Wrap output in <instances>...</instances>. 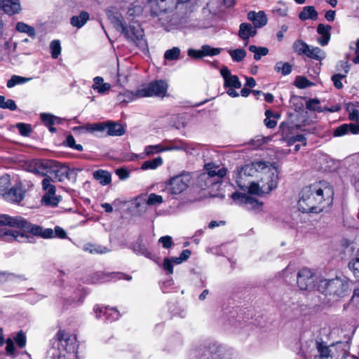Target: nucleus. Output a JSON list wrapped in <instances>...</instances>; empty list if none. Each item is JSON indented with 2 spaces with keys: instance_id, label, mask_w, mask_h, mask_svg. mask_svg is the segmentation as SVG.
Returning <instances> with one entry per match:
<instances>
[{
  "instance_id": "33",
  "label": "nucleus",
  "mask_w": 359,
  "mask_h": 359,
  "mask_svg": "<svg viewBox=\"0 0 359 359\" xmlns=\"http://www.w3.org/2000/svg\"><path fill=\"white\" fill-rule=\"evenodd\" d=\"M163 203V198L160 195H157L156 194H151L147 199L144 198L143 201V208L144 210H147L149 205H154L156 204H161Z\"/></svg>"
},
{
  "instance_id": "3",
  "label": "nucleus",
  "mask_w": 359,
  "mask_h": 359,
  "mask_svg": "<svg viewBox=\"0 0 359 359\" xmlns=\"http://www.w3.org/2000/svg\"><path fill=\"white\" fill-rule=\"evenodd\" d=\"M266 168L261 172L258 182L251 184L250 194L262 196L269 194L277 187L278 183L277 168L270 163H268Z\"/></svg>"
},
{
  "instance_id": "44",
  "label": "nucleus",
  "mask_w": 359,
  "mask_h": 359,
  "mask_svg": "<svg viewBox=\"0 0 359 359\" xmlns=\"http://www.w3.org/2000/svg\"><path fill=\"white\" fill-rule=\"evenodd\" d=\"M181 50L178 47H173L165 52L164 57L168 60H175L179 58Z\"/></svg>"
},
{
  "instance_id": "48",
  "label": "nucleus",
  "mask_w": 359,
  "mask_h": 359,
  "mask_svg": "<svg viewBox=\"0 0 359 359\" xmlns=\"http://www.w3.org/2000/svg\"><path fill=\"white\" fill-rule=\"evenodd\" d=\"M15 279L27 280L23 275H15L7 272H0V281L14 280Z\"/></svg>"
},
{
  "instance_id": "38",
  "label": "nucleus",
  "mask_w": 359,
  "mask_h": 359,
  "mask_svg": "<svg viewBox=\"0 0 359 359\" xmlns=\"http://www.w3.org/2000/svg\"><path fill=\"white\" fill-rule=\"evenodd\" d=\"M309 45L302 40H297L292 44V48L294 53L298 55H305Z\"/></svg>"
},
{
  "instance_id": "21",
  "label": "nucleus",
  "mask_w": 359,
  "mask_h": 359,
  "mask_svg": "<svg viewBox=\"0 0 359 359\" xmlns=\"http://www.w3.org/2000/svg\"><path fill=\"white\" fill-rule=\"evenodd\" d=\"M348 133L352 134L359 133V126L355 123H344L334 130L333 135L334 137H341Z\"/></svg>"
},
{
  "instance_id": "30",
  "label": "nucleus",
  "mask_w": 359,
  "mask_h": 359,
  "mask_svg": "<svg viewBox=\"0 0 359 359\" xmlns=\"http://www.w3.org/2000/svg\"><path fill=\"white\" fill-rule=\"evenodd\" d=\"M144 32L142 29H136V46L144 54L149 52L147 40L144 39Z\"/></svg>"
},
{
  "instance_id": "29",
  "label": "nucleus",
  "mask_w": 359,
  "mask_h": 359,
  "mask_svg": "<svg viewBox=\"0 0 359 359\" xmlns=\"http://www.w3.org/2000/svg\"><path fill=\"white\" fill-rule=\"evenodd\" d=\"M165 149L166 151L182 150L190 154H192L195 150L192 144L184 142H175L171 146L165 147Z\"/></svg>"
},
{
  "instance_id": "62",
  "label": "nucleus",
  "mask_w": 359,
  "mask_h": 359,
  "mask_svg": "<svg viewBox=\"0 0 359 359\" xmlns=\"http://www.w3.org/2000/svg\"><path fill=\"white\" fill-rule=\"evenodd\" d=\"M306 108L313 111H321L320 108V101L317 99L309 100L306 102Z\"/></svg>"
},
{
  "instance_id": "63",
  "label": "nucleus",
  "mask_w": 359,
  "mask_h": 359,
  "mask_svg": "<svg viewBox=\"0 0 359 359\" xmlns=\"http://www.w3.org/2000/svg\"><path fill=\"white\" fill-rule=\"evenodd\" d=\"M135 208L134 202L133 200L130 201H122L121 203V208L123 211H128L129 212H133Z\"/></svg>"
},
{
  "instance_id": "7",
  "label": "nucleus",
  "mask_w": 359,
  "mask_h": 359,
  "mask_svg": "<svg viewBox=\"0 0 359 359\" xmlns=\"http://www.w3.org/2000/svg\"><path fill=\"white\" fill-rule=\"evenodd\" d=\"M168 83L162 80L151 82L147 86L136 91V97H158L165 96L168 90Z\"/></svg>"
},
{
  "instance_id": "4",
  "label": "nucleus",
  "mask_w": 359,
  "mask_h": 359,
  "mask_svg": "<svg viewBox=\"0 0 359 359\" xmlns=\"http://www.w3.org/2000/svg\"><path fill=\"white\" fill-rule=\"evenodd\" d=\"M318 290L329 297V301L338 302L348 296L349 293L348 282L344 278L323 279L320 280Z\"/></svg>"
},
{
  "instance_id": "64",
  "label": "nucleus",
  "mask_w": 359,
  "mask_h": 359,
  "mask_svg": "<svg viewBox=\"0 0 359 359\" xmlns=\"http://www.w3.org/2000/svg\"><path fill=\"white\" fill-rule=\"evenodd\" d=\"M163 269L167 271L170 274L173 273V264L170 258H165L163 263Z\"/></svg>"
},
{
  "instance_id": "47",
  "label": "nucleus",
  "mask_w": 359,
  "mask_h": 359,
  "mask_svg": "<svg viewBox=\"0 0 359 359\" xmlns=\"http://www.w3.org/2000/svg\"><path fill=\"white\" fill-rule=\"evenodd\" d=\"M41 121L46 126H53L55 123H58L59 118L50 114L42 113L40 115Z\"/></svg>"
},
{
  "instance_id": "16",
  "label": "nucleus",
  "mask_w": 359,
  "mask_h": 359,
  "mask_svg": "<svg viewBox=\"0 0 359 359\" xmlns=\"http://www.w3.org/2000/svg\"><path fill=\"white\" fill-rule=\"evenodd\" d=\"M231 198L236 203L245 205L248 208H259L262 205L257 200L246 194L235 192L231 194Z\"/></svg>"
},
{
  "instance_id": "1",
  "label": "nucleus",
  "mask_w": 359,
  "mask_h": 359,
  "mask_svg": "<svg viewBox=\"0 0 359 359\" xmlns=\"http://www.w3.org/2000/svg\"><path fill=\"white\" fill-rule=\"evenodd\" d=\"M333 196V189L328 182L313 183L302 189L298 209L304 213L322 212L332 205Z\"/></svg>"
},
{
  "instance_id": "5",
  "label": "nucleus",
  "mask_w": 359,
  "mask_h": 359,
  "mask_svg": "<svg viewBox=\"0 0 359 359\" xmlns=\"http://www.w3.org/2000/svg\"><path fill=\"white\" fill-rule=\"evenodd\" d=\"M26 170L41 176L55 173V180L61 182L66 177V170L59 169L56 162L50 160H32L26 163Z\"/></svg>"
},
{
  "instance_id": "17",
  "label": "nucleus",
  "mask_w": 359,
  "mask_h": 359,
  "mask_svg": "<svg viewBox=\"0 0 359 359\" xmlns=\"http://www.w3.org/2000/svg\"><path fill=\"white\" fill-rule=\"evenodd\" d=\"M220 74L224 80V86L229 88H240L241 83L236 75H232L227 67L224 66L221 70Z\"/></svg>"
},
{
  "instance_id": "31",
  "label": "nucleus",
  "mask_w": 359,
  "mask_h": 359,
  "mask_svg": "<svg viewBox=\"0 0 359 359\" xmlns=\"http://www.w3.org/2000/svg\"><path fill=\"white\" fill-rule=\"evenodd\" d=\"M89 14L87 12L82 11L79 15L73 16L71 18V24L74 27L81 28L88 20Z\"/></svg>"
},
{
  "instance_id": "27",
  "label": "nucleus",
  "mask_w": 359,
  "mask_h": 359,
  "mask_svg": "<svg viewBox=\"0 0 359 359\" xmlns=\"http://www.w3.org/2000/svg\"><path fill=\"white\" fill-rule=\"evenodd\" d=\"M93 177L102 186L108 185L111 182V174L104 170H98L93 172Z\"/></svg>"
},
{
  "instance_id": "13",
  "label": "nucleus",
  "mask_w": 359,
  "mask_h": 359,
  "mask_svg": "<svg viewBox=\"0 0 359 359\" xmlns=\"http://www.w3.org/2000/svg\"><path fill=\"white\" fill-rule=\"evenodd\" d=\"M149 6L153 16L163 15L176 8L174 0H151Z\"/></svg>"
},
{
  "instance_id": "50",
  "label": "nucleus",
  "mask_w": 359,
  "mask_h": 359,
  "mask_svg": "<svg viewBox=\"0 0 359 359\" xmlns=\"http://www.w3.org/2000/svg\"><path fill=\"white\" fill-rule=\"evenodd\" d=\"M46 359H69L66 357L65 355H63L60 353L58 349H57L55 346L51 347L48 351V355Z\"/></svg>"
},
{
  "instance_id": "9",
  "label": "nucleus",
  "mask_w": 359,
  "mask_h": 359,
  "mask_svg": "<svg viewBox=\"0 0 359 359\" xmlns=\"http://www.w3.org/2000/svg\"><path fill=\"white\" fill-rule=\"evenodd\" d=\"M189 180L186 175L172 177L166 182L164 191L172 197L179 195L188 188Z\"/></svg>"
},
{
  "instance_id": "53",
  "label": "nucleus",
  "mask_w": 359,
  "mask_h": 359,
  "mask_svg": "<svg viewBox=\"0 0 359 359\" xmlns=\"http://www.w3.org/2000/svg\"><path fill=\"white\" fill-rule=\"evenodd\" d=\"M65 144L70 148L76 149L77 151H83V146L81 144H77L75 142L74 137L72 135H69L65 141Z\"/></svg>"
},
{
  "instance_id": "55",
  "label": "nucleus",
  "mask_w": 359,
  "mask_h": 359,
  "mask_svg": "<svg viewBox=\"0 0 359 359\" xmlns=\"http://www.w3.org/2000/svg\"><path fill=\"white\" fill-rule=\"evenodd\" d=\"M346 76L345 74H342V73H337L334 74L332 76V81H333L334 86L337 88L341 89L343 87L341 79L345 78Z\"/></svg>"
},
{
  "instance_id": "40",
  "label": "nucleus",
  "mask_w": 359,
  "mask_h": 359,
  "mask_svg": "<svg viewBox=\"0 0 359 359\" xmlns=\"http://www.w3.org/2000/svg\"><path fill=\"white\" fill-rule=\"evenodd\" d=\"M274 69L277 72H281L283 75H287L292 71V66L288 62H278L276 64Z\"/></svg>"
},
{
  "instance_id": "26",
  "label": "nucleus",
  "mask_w": 359,
  "mask_h": 359,
  "mask_svg": "<svg viewBox=\"0 0 359 359\" xmlns=\"http://www.w3.org/2000/svg\"><path fill=\"white\" fill-rule=\"evenodd\" d=\"M306 52V53L304 55L316 60H322L325 58L326 56L325 51L322 49L318 47L311 46L309 45Z\"/></svg>"
},
{
  "instance_id": "43",
  "label": "nucleus",
  "mask_w": 359,
  "mask_h": 359,
  "mask_svg": "<svg viewBox=\"0 0 359 359\" xmlns=\"http://www.w3.org/2000/svg\"><path fill=\"white\" fill-rule=\"evenodd\" d=\"M203 57L205 56H214L220 53V49L217 48H212L208 45H203L201 48Z\"/></svg>"
},
{
  "instance_id": "32",
  "label": "nucleus",
  "mask_w": 359,
  "mask_h": 359,
  "mask_svg": "<svg viewBox=\"0 0 359 359\" xmlns=\"http://www.w3.org/2000/svg\"><path fill=\"white\" fill-rule=\"evenodd\" d=\"M15 29L18 32L25 33L32 38H34L36 36L35 29L23 22H17Z\"/></svg>"
},
{
  "instance_id": "56",
  "label": "nucleus",
  "mask_w": 359,
  "mask_h": 359,
  "mask_svg": "<svg viewBox=\"0 0 359 359\" xmlns=\"http://www.w3.org/2000/svg\"><path fill=\"white\" fill-rule=\"evenodd\" d=\"M158 242L161 243L163 247L165 249L170 248L173 245L172 238L170 236H161L158 239Z\"/></svg>"
},
{
  "instance_id": "37",
  "label": "nucleus",
  "mask_w": 359,
  "mask_h": 359,
  "mask_svg": "<svg viewBox=\"0 0 359 359\" xmlns=\"http://www.w3.org/2000/svg\"><path fill=\"white\" fill-rule=\"evenodd\" d=\"M163 151H166L165 147L159 144L156 145H149L144 149L145 156H151Z\"/></svg>"
},
{
  "instance_id": "25",
  "label": "nucleus",
  "mask_w": 359,
  "mask_h": 359,
  "mask_svg": "<svg viewBox=\"0 0 359 359\" xmlns=\"http://www.w3.org/2000/svg\"><path fill=\"white\" fill-rule=\"evenodd\" d=\"M92 88L100 94H104L111 88V85L108 83H104V79L101 76H96L93 79Z\"/></svg>"
},
{
  "instance_id": "51",
  "label": "nucleus",
  "mask_w": 359,
  "mask_h": 359,
  "mask_svg": "<svg viewBox=\"0 0 359 359\" xmlns=\"http://www.w3.org/2000/svg\"><path fill=\"white\" fill-rule=\"evenodd\" d=\"M350 269L353 271L354 276L359 278V254L353 258L348 264Z\"/></svg>"
},
{
  "instance_id": "59",
  "label": "nucleus",
  "mask_w": 359,
  "mask_h": 359,
  "mask_svg": "<svg viewBox=\"0 0 359 359\" xmlns=\"http://www.w3.org/2000/svg\"><path fill=\"white\" fill-rule=\"evenodd\" d=\"M17 128L23 136H28L31 133L30 126L26 123H20L17 124Z\"/></svg>"
},
{
  "instance_id": "14",
  "label": "nucleus",
  "mask_w": 359,
  "mask_h": 359,
  "mask_svg": "<svg viewBox=\"0 0 359 359\" xmlns=\"http://www.w3.org/2000/svg\"><path fill=\"white\" fill-rule=\"evenodd\" d=\"M92 130L105 132L106 135L109 136H121L124 133L122 126L115 122L96 123L93 125Z\"/></svg>"
},
{
  "instance_id": "35",
  "label": "nucleus",
  "mask_w": 359,
  "mask_h": 359,
  "mask_svg": "<svg viewBox=\"0 0 359 359\" xmlns=\"http://www.w3.org/2000/svg\"><path fill=\"white\" fill-rule=\"evenodd\" d=\"M163 164V158L158 156L152 160L146 161L142 165V170H145L147 169L154 170Z\"/></svg>"
},
{
  "instance_id": "6",
  "label": "nucleus",
  "mask_w": 359,
  "mask_h": 359,
  "mask_svg": "<svg viewBox=\"0 0 359 359\" xmlns=\"http://www.w3.org/2000/svg\"><path fill=\"white\" fill-rule=\"evenodd\" d=\"M269 162L266 161H254L246 164L241 167L237 172L236 182L238 187L243 190L250 191V186L253 182L248 180V178L254 176L257 173L261 174Z\"/></svg>"
},
{
  "instance_id": "61",
  "label": "nucleus",
  "mask_w": 359,
  "mask_h": 359,
  "mask_svg": "<svg viewBox=\"0 0 359 359\" xmlns=\"http://www.w3.org/2000/svg\"><path fill=\"white\" fill-rule=\"evenodd\" d=\"M336 69L338 72H343L344 73L342 74L346 76L349 71L350 65L347 61H340L337 65Z\"/></svg>"
},
{
  "instance_id": "18",
  "label": "nucleus",
  "mask_w": 359,
  "mask_h": 359,
  "mask_svg": "<svg viewBox=\"0 0 359 359\" xmlns=\"http://www.w3.org/2000/svg\"><path fill=\"white\" fill-rule=\"evenodd\" d=\"M111 22L118 30L125 34V36L129 40L133 41L135 37V27L133 25L130 24L128 27L126 23L123 22L119 17L114 16L111 18Z\"/></svg>"
},
{
  "instance_id": "19",
  "label": "nucleus",
  "mask_w": 359,
  "mask_h": 359,
  "mask_svg": "<svg viewBox=\"0 0 359 359\" xmlns=\"http://www.w3.org/2000/svg\"><path fill=\"white\" fill-rule=\"evenodd\" d=\"M334 344L328 345L326 342L320 338L316 341V346L318 351V354L315 355L313 358L311 359H327L331 356L330 347L333 346Z\"/></svg>"
},
{
  "instance_id": "45",
  "label": "nucleus",
  "mask_w": 359,
  "mask_h": 359,
  "mask_svg": "<svg viewBox=\"0 0 359 359\" xmlns=\"http://www.w3.org/2000/svg\"><path fill=\"white\" fill-rule=\"evenodd\" d=\"M11 180L9 175H4L0 177V195L3 196L11 187Z\"/></svg>"
},
{
  "instance_id": "39",
  "label": "nucleus",
  "mask_w": 359,
  "mask_h": 359,
  "mask_svg": "<svg viewBox=\"0 0 359 359\" xmlns=\"http://www.w3.org/2000/svg\"><path fill=\"white\" fill-rule=\"evenodd\" d=\"M229 53L232 60L235 62H241L246 56V51L242 48L229 50Z\"/></svg>"
},
{
  "instance_id": "60",
  "label": "nucleus",
  "mask_w": 359,
  "mask_h": 359,
  "mask_svg": "<svg viewBox=\"0 0 359 359\" xmlns=\"http://www.w3.org/2000/svg\"><path fill=\"white\" fill-rule=\"evenodd\" d=\"M86 251H89L90 253H100L103 254L107 252V249L101 246L89 245L85 247Z\"/></svg>"
},
{
  "instance_id": "58",
  "label": "nucleus",
  "mask_w": 359,
  "mask_h": 359,
  "mask_svg": "<svg viewBox=\"0 0 359 359\" xmlns=\"http://www.w3.org/2000/svg\"><path fill=\"white\" fill-rule=\"evenodd\" d=\"M331 27L330 25H325L323 24L318 25L317 32L320 36L330 37Z\"/></svg>"
},
{
  "instance_id": "28",
  "label": "nucleus",
  "mask_w": 359,
  "mask_h": 359,
  "mask_svg": "<svg viewBox=\"0 0 359 359\" xmlns=\"http://www.w3.org/2000/svg\"><path fill=\"white\" fill-rule=\"evenodd\" d=\"M299 18L302 20H307L309 19L316 20L318 18V13L313 6H305L303 8V10L299 13Z\"/></svg>"
},
{
  "instance_id": "34",
  "label": "nucleus",
  "mask_w": 359,
  "mask_h": 359,
  "mask_svg": "<svg viewBox=\"0 0 359 359\" xmlns=\"http://www.w3.org/2000/svg\"><path fill=\"white\" fill-rule=\"evenodd\" d=\"M32 80V78L24 77L18 75H13L7 81V87L8 88H13L16 85L24 84Z\"/></svg>"
},
{
  "instance_id": "36",
  "label": "nucleus",
  "mask_w": 359,
  "mask_h": 359,
  "mask_svg": "<svg viewBox=\"0 0 359 359\" xmlns=\"http://www.w3.org/2000/svg\"><path fill=\"white\" fill-rule=\"evenodd\" d=\"M250 52L254 53V59L259 60L262 56H265L269 53V49L266 47H258L255 45H251L249 47Z\"/></svg>"
},
{
  "instance_id": "24",
  "label": "nucleus",
  "mask_w": 359,
  "mask_h": 359,
  "mask_svg": "<svg viewBox=\"0 0 359 359\" xmlns=\"http://www.w3.org/2000/svg\"><path fill=\"white\" fill-rule=\"evenodd\" d=\"M257 34V29L249 23H241L239 27L238 36L243 40H248Z\"/></svg>"
},
{
  "instance_id": "8",
  "label": "nucleus",
  "mask_w": 359,
  "mask_h": 359,
  "mask_svg": "<svg viewBox=\"0 0 359 359\" xmlns=\"http://www.w3.org/2000/svg\"><path fill=\"white\" fill-rule=\"evenodd\" d=\"M53 344L60 353L65 355L68 358L77 359V338H55Z\"/></svg>"
},
{
  "instance_id": "22",
  "label": "nucleus",
  "mask_w": 359,
  "mask_h": 359,
  "mask_svg": "<svg viewBox=\"0 0 359 359\" xmlns=\"http://www.w3.org/2000/svg\"><path fill=\"white\" fill-rule=\"evenodd\" d=\"M248 19L252 22L256 29L262 27L267 23V18L264 11H250L248 13Z\"/></svg>"
},
{
  "instance_id": "54",
  "label": "nucleus",
  "mask_w": 359,
  "mask_h": 359,
  "mask_svg": "<svg viewBox=\"0 0 359 359\" xmlns=\"http://www.w3.org/2000/svg\"><path fill=\"white\" fill-rule=\"evenodd\" d=\"M348 116L351 120L359 121V105L348 107Z\"/></svg>"
},
{
  "instance_id": "15",
  "label": "nucleus",
  "mask_w": 359,
  "mask_h": 359,
  "mask_svg": "<svg viewBox=\"0 0 359 359\" xmlns=\"http://www.w3.org/2000/svg\"><path fill=\"white\" fill-rule=\"evenodd\" d=\"M21 10L20 0H0V11L8 15L18 14Z\"/></svg>"
},
{
  "instance_id": "46",
  "label": "nucleus",
  "mask_w": 359,
  "mask_h": 359,
  "mask_svg": "<svg viewBox=\"0 0 359 359\" xmlns=\"http://www.w3.org/2000/svg\"><path fill=\"white\" fill-rule=\"evenodd\" d=\"M6 343V351L10 355H15V345L11 338H7L6 341H4V338H0V346H2Z\"/></svg>"
},
{
  "instance_id": "42",
  "label": "nucleus",
  "mask_w": 359,
  "mask_h": 359,
  "mask_svg": "<svg viewBox=\"0 0 359 359\" xmlns=\"http://www.w3.org/2000/svg\"><path fill=\"white\" fill-rule=\"evenodd\" d=\"M0 108L14 111L17 109V106L14 100L11 99L6 100L4 96L0 95Z\"/></svg>"
},
{
  "instance_id": "20",
  "label": "nucleus",
  "mask_w": 359,
  "mask_h": 359,
  "mask_svg": "<svg viewBox=\"0 0 359 359\" xmlns=\"http://www.w3.org/2000/svg\"><path fill=\"white\" fill-rule=\"evenodd\" d=\"M2 197L8 202L20 203L24 198V194L19 187H10Z\"/></svg>"
},
{
  "instance_id": "57",
  "label": "nucleus",
  "mask_w": 359,
  "mask_h": 359,
  "mask_svg": "<svg viewBox=\"0 0 359 359\" xmlns=\"http://www.w3.org/2000/svg\"><path fill=\"white\" fill-rule=\"evenodd\" d=\"M295 86L299 88H305L311 86V82L305 77L297 76L295 80Z\"/></svg>"
},
{
  "instance_id": "52",
  "label": "nucleus",
  "mask_w": 359,
  "mask_h": 359,
  "mask_svg": "<svg viewBox=\"0 0 359 359\" xmlns=\"http://www.w3.org/2000/svg\"><path fill=\"white\" fill-rule=\"evenodd\" d=\"M107 311V306L97 304L93 307V313L97 319L101 318L102 316H105L106 312Z\"/></svg>"
},
{
  "instance_id": "12",
  "label": "nucleus",
  "mask_w": 359,
  "mask_h": 359,
  "mask_svg": "<svg viewBox=\"0 0 359 359\" xmlns=\"http://www.w3.org/2000/svg\"><path fill=\"white\" fill-rule=\"evenodd\" d=\"M43 189L46 191V194L43 195L41 201L46 205L56 206L60 199L56 196L55 187L51 184V180L49 177H45L42 180Z\"/></svg>"
},
{
  "instance_id": "2",
  "label": "nucleus",
  "mask_w": 359,
  "mask_h": 359,
  "mask_svg": "<svg viewBox=\"0 0 359 359\" xmlns=\"http://www.w3.org/2000/svg\"><path fill=\"white\" fill-rule=\"evenodd\" d=\"M0 225L18 227L34 236L46 239L53 238L55 234L60 238L67 237L65 231L58 226L55 228V231L50 228L43 229L39 225L29 222L20 216L11 217L8 215H0Z\"/></svg>"
},
{
  "instance_id": "49",
  "label": "nucleus",
  "mask_w": 359,
  "mask_h": 359,
  "mask_svg": "<svg viewBox=\"0 0 359 359\" xmlns=\"http://www.w3.org/2000/svg\"><path fill=\"white\" fill-rule=\"evenodd\" d=\"M105 317L107 320L112 322L120 318V313L116 308L107 306V311L106 312Z\"/></svg>"
},
{
  "instance_id": "41",
  "label": "nucleus",
  "mask_w": 359,
  "mask_h": 359,
  "mask_svg": "<svg viewBox=\"0 0 359 359\" xmlns=\"http://www.w3.org/2000/svg\"><path fill=\"white\" fill-rule=\"evenodd\" d=\"M50 53L53 58L56 59L61 53V46L59 40H53L50 43Z\"/></svg>"
},
{
  "instance_id": "23",
  "label": "nucleus",
  "mask_w": 359,
  "mask_h": 359,
  "mask_svg": "<svg viewBox=\"0 0 359 359\" xmlns=\"http://www.w3.org/2000/svg\"><path fill=\"white\" fill-rule=\"evenodd\" d=\"M1 236L4 240L8 242L17 241L18 242H25L28 239V236L24 233L16 230H5Z\"/></svg>"
},
{
  "instance_id": "11",
  "label": "nucleus",
  "mask_w": 359,
  "mask_h": 359,
  "mask_svg": "<svg viewBox=\"0 0 359 359\" xmlns=\"http://www.w3.org/2000/svg\"><path fill=\"white\" fill-rule=\"evenodd\" d=\"M314 273L309 268L301 269L297 274V285L301 290H310L314 287Z\"/></svg>"
},
{
  "instance_id": "10",
  "label": "nucleus",
  "mask_w": 359,
  "mask_h": 359,
  "mask_svg": "<svg viewBox=\"0 0 359 359\" xmlns=\"http://www.w3.org/2000/svg\"><path fill=\"white\" fill-rule=\"evenodd\" d=\"M205 172L200 175V181L209 180L211 184H219L226 174V170L215 163H207L204 166Z\"/></svg>"
}]
</instances>
